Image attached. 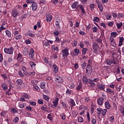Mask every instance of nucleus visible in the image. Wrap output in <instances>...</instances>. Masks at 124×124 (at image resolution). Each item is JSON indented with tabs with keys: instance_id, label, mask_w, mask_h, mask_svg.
Wrapping results in <instances>:
<instances>
[{
	"instance_id": "1",
	"label": "nucleus",
	"mask_w": 124,
	"mask_h": 124,
	"mask_svg": "<svg viewBox=\"0 0 124 124\" xmlns=\"http://www.w3.org/2000/svg\"><path fill=\"white\" fill-rule=\"evenodd\" d=\"M118 59L117 58L113 57L111 60L110 59H107L106 60V62L108 65H111L112 63L114 64H118Z\"/></svg>"
},
{
	"instance_id": "2",
	"label": "nucleus",
	"mask_w": 124,
	"mask_h": 124,
	"mask_svg": "<svg viewBox=\"0 0 124 124\" xmlns=\"http://www.w3.org/2000/svg\"><path fill=\"white\" fill-rule=\"evenodd\" d=\"M93 52L95 54H98L99 53V46L96 43H93Z\"/></svg>"
},
{
	"instance_id": "3",
	"label": "nucleus",
	"mask_w": 124,
	"mask_h": 124,
	"mask_svg": "<svg viewBox=\"0 0 124 124\" xmlns=\"http://www.w3.org/2000/svg\"><path fill=\"white\" fill-rule=\"evenodd\" d=\"M102 97H101L100 98H99L97 100V103L98 104V105H103V100H104V99H106V95L103 94L102 95Z\"/></svg>"
},
{
	"instance_id": "4",
	"label": "nucleus",
	"mask_w": 124,
	"mask_h": 124,
	"mask_svg": "<svg viewBox=\"0 0 124 124\" xmlns=\"http://www.w3.org/2000/svg\"><path fill=\"white\" fill-rule=\"evenodd\" d=\"M14 51V48L11 47L10 48H5L4 49V51L5 54H8V55H12L13 54V51Z\"/></svg>"
},
{
	"instance_id": "5",
	"label": "nucleus",
	"mask_w": 124,
	"mask_h": 124,
	"mask_svg": "<svg viewBox=\"0 0 124 124\" xmlns=\"http://www.w3.org/2000/svg\"><path fill=\"white\" fill-rule=\"evenodd\" d=\"M69 51V49L67 48V47H65L64 49H63L62 50V57H67L68 56H69V52H68Z\"/></svg>"
},
{
	"instance_id": "6",
	"label": "nucleus",
	"mask_w": 124,
	"mask_h": 124,
	"mask_svg": "<svg viewBox=\"0 0 124 124\" xmlns=\"http://www.w3.org/2000/svg\"><path fill=\"white\" fill-rule=\"evenodd\" d=\"M92 72L93 68H92V66H91L90 65H88L86 67V73L88 75H89V74H92Z\"/></svg>"
},
{
	"instance_id": "7",
	"label": "nucleus",
	"mask_w": 124,
	"mask_h": 124,
	"mask_svg": "<svg viewBox=\"0 0 124 124\" xmlns=\"http://www.w3.org/2000/svg\"><path fill=\"white\" fill-rule=\"evenodd\" d=\"M29 57L31 59L34 58V50L33 48H31L29 53Z\"/></svg>"
},
{
	"instance_id": "8",
	"label": "nucleus",
	"mask_w": 124,
	"mask_h": 124,
	"mask_svg": "<svg viewBox=\"0 0 124 124\" xmlns=\"http://www.w3.org/2000/svg\"><path fill=\"white\" fill-rule=\"evenodd\" d=\"M12 16L13 17H16V16H18L20 15V14L17 11L16 9H14L12 11Z\"/></svg>"
},
{
	"instance_id": "9",
	"label": "nucleus",
	"mask_w": 124,
	"mask_h": 124,
	"mask_svg": "<svg viewBox=\"0 0 124 124\" xmlns=\"http://www.w3.org/2000/svg\"><path fill=\"white\" fill-rule=\"evenodd\" d=\"M52 103H53V106L55 108H56L59 104V98H55V99L53 100Z\"/></svg>"
},
{
	"instance_id": "10",
	"label": "nucleus",
	"mask_w": 124,
	"mask_h": 124,
	"mask_svg": "<svg viewBox=\"0 0 124 124\" xmlns=\"http://www.w3.org/2000/svg\"><path fill=\"white\" fill-rule=\"evenodd\" d=\"M97 2V4H98V7L99 9V10L101 11V12H102L103 11V5L102 4L99 3V1L98 0H96Z\"/></svg>"
},
{
	"instance_id": "11",
	"label": "nucleus",
	"mask_w": 124,
	"mask_h": 124,
	"mask_svg": "<svg viewBox=\"0 0 124 124\" xmlns=\"http://www.w3.org/2000/svg\"><path fill=\"white\" fill-rule=\"evenodd\" d=\"M22 84H23V80L22 79H17L16 80L15 83V84L17 87H20Z\"/></svg>"
},
{
	"instance_id": "12",
	"label": "nucleus",
	"mask_w": 124,
	"mask_h": 124,
	"mask_svg": "<svg viewBox=\"0 0 124 124\" xmlns=\"http://www.w3.org/2000/svg\"><path fill=\"white\" fill-rule=\"evenodd\" d=\"M110 42L111 46H113V47H116V42H115L114 38L110 37Z\"/></svg>"
},
{
	"instance_id": "13",
	"label": "nucleus",
	"mask_w": 124,
	"mask_h": 124,
	"mask_svg": "<svg viewBox=\"0 0 124 124\" xmlns=\"http://www.w3.org/2000/svg\"><path fill=\"white\" fill-rule=\"evenodd\" d=\"M88 81V80L87 76H86V75H82V82L83 84H87Z\"/></svg>"
},
{
	"instance_id": "14",
	"label": "nucleus",
	"mask_w": 124,
	"mask_h": 124,
	"mask_svg": "<svg viewBox=\"0 0 124 124\" xmlns=\"http://www.w3.org/2000/svg\"><path fill=\"white\" fill-rule=\"evenodd\" d=\"M31 7H32V11H36V10L37 9V4L34 2L31 4Z\"/></svg>"
},
{
	"instance_id": "15",
	"label": "nucleus",
	"mask_w": 124,
	"mask_h": 124,
	"mask_svg": "<svg viewBox=\"0 0 124 124\" xmlns=\"http://www.w3.org/2000/svg\"><path fill=\"white\" fill-rule=\"evenodd\" d=\"M97 87L101 91H104L105 90V85L103 84H97Z\"/></svg>"
},
{
	"instance_id": "16",
	"label": "nucleus",
	"mask_w": 124,
	"mask_h": 124,
	"mask_svg": "<svg viewBox=\"0 0 124 124\" xmlns=\"http://www.w3.org/2000/svg\"><path fill=\"white\" fill-rule=\"evenodd\" d=\"M46 21L48 22V23H50L52 21V15L51 14L46 15Z\"/></svg>"
},
{
	"instance_id": "17",
	"label": "nucleus",
	"mask_w": 124,
	"mask_h": 124,
	"mask_svg": "<svg viewBox=\"0 0 124 124\" xmlns=\"http://www.w3.org/2000/svg\"><path fill=\"white\" fill-rule=\"evenodd\" d=\"M78 7H79L82 14L83 15H85L86 14V12L85 11V8H84V6H83V5L79 4L78 5Z\"/></svg>"
},
{
	"instance_id": "18",
	"label": "nucleus",
	"mask_w": 124,
	"mask_h": 124,
	"mask_svg": "<svg viewBox=\"0 0 124 124\" xmlns=\"http://www.w3.org/2000/svg\"><path fill=\"white\" fill-rule=\"evenodd\" d=\"M70 105L71 106V108L72 107H74V106H76V104H75V102L73 99H71L69 101Z\"/></svg>"
},
{
	"instance_id": "19",
	"label": "nucleus",
	"mask_w": 124,
	"mask_h": 124,
	"mask_svg": "<svg viewBox=\"0 0 124 124\" xmlns=\"http://www.w3.org/2000/svg\"><path fill=\"white\" fill-rule=\"evenodd\" d=\"M23 52L24 56H27V55H29V48H28V47H24L23 50Z\"/></svg>"
},
{
	"instance_id": "20",
	"label": "nucleus",
	"mask_w": 124,
	"mask_h": 124,
	"mask_svg": "<svg viewBox=\"0 0 124 124\" xmlns=\"http://www.w3.org/2000/svg\"><path fill=\"white\" fill-rule=\"evenodd\" d=\"M105 107L106 109H108V110H109L110 108H111V105H110V103L108 101H106L105 103Z\"/></svg>"
},
{
	"instance_id": "21",
	"label": "nucleus",
	"mask_w": 124,
	"mask_h": 124,
	"mask_svg": "<svg viewBox=\"0 0 124 124\" xmlns=\"http://www.w3.org/2000/svg\"><path fill=\"white\" fill-rule=\"evenodd\" d=\"M52 67L53 68V71L54 73H58V71H59V68L58 67V66L56 64H53Z\"/></svg>"
},
{
	"instance_id": "22",
	"label": "nucleus",
	"mask_w": 124,
	"mask_h": 124,
	"mask_svg": "<svg viewBox=\"0 0 124 124\" xmlns=\"http://www.w3.org/2000/svg\"><path fill=\"white\" fill-rule=\"evenodd\" d=\"M78 4H79V2L78 1L73 2L71 5L72 8H73V9H75V8L77 7V5H78Z\"/></svg>"
},
{
	"instance_id": "23",
	"label": "nucleus",
	"mask_w": 124,
	"mask_h": 124,
	"mask_svg": "<svg viewBox=\"0 0 124 124\" xmlns=\"http://www.w3.org/2000/svg\"><path fill=\"white\" fill-rule=\"evenodd\" d=\"M124 37H119V47H121V46H122V45H123V43H124Z\"/></svg>"
},
{
	"instance_id": "24",
	"label": "nucleus",
	"mask_w": 124,
	"mask_h": 124,
	"mask_svg": "<svg viewBox=\"0 0 124 124\" xmlns=\"http://www.w3.org/2000/svg\"><path fill=\"white\" fill-rule=\"evenodd\" d=\"M1 87V88H2V89L4 90V91H7L8 86H7V84H6L5 83H2Z\"/></svg>"
},
{
	"instance_id": "25",
	"label": "nucleus",
	"mask_w": 124,
	"mask_h": 124,
	"mask_svg": "<svg viewBox=\"0 0 124 124\" xmlns=\"http://www.w3.org/2000/svg\"><path fill=\"white\" fill-rule=\"evenodd\" d=\"M96 111L98 117H100V116H101V112L102 111V108H97Z\"/></svg>"
},
{
	"instance_id": "26",
	"label": "nucleus",
	"mask_w": 124,
	"mask_h": 124,
	"mask_svg": "<svg viewBox=\"0 0 124 124\" xmlns=\"http://www.w3.org/2000/svg\"><path fill=\"white\" fill-rule=\"evenodd\" d=\"M105 92L110 93V94H115V93H114V91H113L112 89L110 88H107L106 91L105 90Z\"/></svg>"
},
{
	"instance_id": "27",
	"label": "nucleus",
	"mask_w": 124,
	"mask_h": 124,
	"mask_svg": "<svg viewBox=\"0 0 124 124\" xmlns=\"http://www.w3.org/2000/svg\"><path fill=\"white\" fill-rule=\"evenodd\" d=\"M51 49L53 51H56V52H58L59 51V47L56 46H55V45L51 46Z\"/></svg>"
},
{
	"instance_id": "28",
	"label": "nucleus",
	"mask_w": 124,
	"mask_h": 124,
	"mask_svg": "<svg viewBox=\"0 0 124 124\" xmlns=\"http://www.w3.org/2000/svg\"><path fill=\"white\" fill-rule=\"evenodd\" d=\"M5 33L6 35H7V36L9 38H11L12 37V35L11 34V32H10V31H9V30H6L5 31Z\"/></svg>"
},
{
	"instance_id": "29",
	"label": "nucleus",
	"mask_w": 124,
	"mask_h": 124,
	"mask_svg": "<svg viewBox=\"0 0 124 124\" xmlns=\"http://www.w3.org/2000/svg\"><path fill=\"white\" fill-rule=\"evenodd\" d=\"M106 113H107V109L105 108V109H102V112H101V115L103 116H106Z\"/></svg>"
},
{
	"instance_id": "30",
	"label": "nucleus",
	"mask_w": 124,
	"mask_h": 124,
	"mask_svg": "<svg viewBox=\"0 0 124 124\" xmlns=\"http://www.w3.org/2000/svg\"><path fill=\"white\" fill-rule=\"evenodd\" d=\"M28 64L31 67V68H34L35 67V63L32 62H28Z\"/></svg>"
},
{
	"instance_id": "31",
	"label": "nucleus",
	"mask_w": 124,
	"mask_h": 124,
	"mask_svg": "<svg viewBox=\"0 0 124 124\" xmlns=\"http://www.w3.org/2000/svg\"><path fill=\"white\" fill-rule=\"evenodd\" d=\"M76 89L78 92L82 89V82H79L78 85L77 86Z\"/></svg>"
},
{
	"instance_id": "32",
	"label": "nucleus",
	"mask_w": 124,
	"mask_h": 124,
	"mask_svg": "<svg viewBox=\"0 0 124 124\" xmlns=\"http://www.w3.org/2000/svg\"><path fill=\"white\" fill-rule=\"evenodd\" d=\"M41 89H44L45 87H46V83L45 82H43V83L40 84Z\"/></svg>"
},
{
	"instance_id": "33",
	"label": "nucleus",
	"mask_w": 124,
	"mask_h": 124,
	"mask_svg": "<svg viewBox=\"0 0 124 124\" xmlns=\"http://www.w3.org/2000/svg\"><path fill=\"white\" fill-rule=\"evenodd\" d=\"M62 78L58 77L55 78V81L58 83H62Z\"/></svg>"
},
{
	"instance_id": "34",
	"label": "nucleus",
	"mask_w": 124,
	"mask_h": 124,
	"mask_svg": "<svg viewBox=\"0 0 124 124\" xmlns=\"http://www.w3.org/2000/svg\"><path fill=\"white\" fill-rule=\"evenodd\" d=\"M43 99H45V100H46V101H49L50 99V97H49V96L45 94L43 95Z\"/></svg>"
},
{
	"instance_id": "35",
	"label": "nucleus",
	"mask_w": 124,
	"mask_h": 124,
	"mask_svg": "<svg viewBox=\"0 0 124 124\" xmlns=\"http://www.w3.org/2000/svg\"><path fill=\"white\" fill-rule=\"evenodd\" d=\"M95 40L96 42L99 43V44H101V45H102V44H103L102 43V39H101L100 38H97Z\"/></svg>"
},
{
	"instance_id": "36",
	"label": "nucleus",
	"mask_w": 124,
	"mask_h": 124,
	"mask_svg": "<svg viewBox=\"0 0 124 124\" xmlns=\"http://www.w3.org/2000/svg\"><path fill=\"white\" fill-rule=\"evenodd\" d=\"M44 61L46 63H48L49 65H51V61L48 60V58H44Z\"/></svg>"
},
{
	"instance_id": "37",
	"label": "nucleus",
	"mask_w": 124,
	"mask_h": 124,
	"mask_svg": "<svg viewBox=\"0 0 124 124\" xmlns=\"http://www.w3.org/2000/svg\"><path fill=\"white\" fill-rule=\"evenodd\" d=\"M116 27L117 29H118V30H120V29H121V27H123V22H121L120 23H117Z\"/></svg>"
},
{
	"instance_id": "38",
	"label": "nucleus",
	"mask_w": 124,
	"mask_h": 124,
	"mask_svg": "<svg viewBox=\"0 0 124 124\" xmlns=\"http://www.w3.org/2000/svg\"><path fill=\"white\" fill-rule=\"evenodd\" d=\"M91 123L92 124H96V119H94L93 117H91Z\"/></svg>"
},
{
	"instance_id": "39",
	"label": "nucleus",
	"mask_w": 124,
	"mask_h": 124,
	"mask_svg": "<svg viewBox=\"0 0 124 124\" xmlns=\"http://www.w3.org/2000/svg\"><path fill=\"white\" fill-rule=\"evenodd\" d=\"M11 112L12 113H13L14 114H15L16 113H18V111L17 110V109H16V108H12L11 109Z\"/></svg>"
},
{
	"instance_id": "40",
	"label": "nucleus",
	"mask_w": 124,
	"mask_h": 124,
	"mask_svg": "<svg viewBox=\"0 0 124 124\" xmlns=\"http://www.w3.org/2000/svg\"><path fill=\"white\" fill-rule=\"evenodd\" d=\"M87 118L88 119V123H90L91 122V117H90V113L89 112H87Z\"/></svg>"
},
{
	"instance_id": "41",
	"label": "nucleus",
	"mask_w": 124,
	"mask_h": 124,
	"mask_svg": "<svg viewBox=\"0 0 124 124\" xmlns=\"http://www.w3.org/2000/svg\"><path fill=\"white\" fill-rule=\"evenodd\" d=\"M26 35H29L30 37H35V34L31 33H27Z\"/></svg>"
},
{
	"instance_id": "42",
	"label": "nucleus",
	"mask_w": 124,
	"mask_h": 124,
	"mask_svg": "<svg viewBox=\"0 0 124 124\" xmlns=\"http://www.w3.org/2000/svg\"><path fill=\"white\" fill-rule=\"evenodd\" d=\"M74 52L76 54V56H78V55H79V53L80 52V50L78 48H76L75 49Z\"/></svg>"
},
{
	"instance_id": "43",
	"label": "nucleus",
	"mask_w": 124,
	"mask_h": 124,
	"mask_svg": "<svg viewBox=\"0 0 124 124\" xmlns=\"http://www.w3.org/2000/svg\"><path fill=\"white\" fill-rule=\"evenodd\" d=\"M68 88H69L70 89H74V88L75 87V85L74 84H69L68 85Z\"/></svg>"
},
{
	"instance_id": "44",
	"label": "nucleus",
	"mask_w": 124,
	"mask_h": 124,
	"mask_svg": "<svg viewBox=\"0 0 124 124\" xmlns=\"http://www.w3.org/2000/svg\"><path fill=\"white\" fill-rule=\"evenodd\" d=\"M117 35H118V34L116 32H112L111 33V36H112V37H116Z\"/></svg>"
},
{
	"instance_id": "45",
	"label": "nucleus",
	"mask_w": 124,
	"mask_h": 124,
	"mask_svg": "<svg viewBox=\"0 0 124 124\" xmlns=\"http://www.w3.org/2000/svg\"><path fill=\"white\" fill-rule=\"evenodd\" d=\"M114 120H115V117L114 116H111L110 117H109V122L110 123H114Z\"/></svg>"
},
{
	"instance_id": "46",
	"label": "nucleus",
	"mask_w": 124,
	"mask_h": 124,
	"mask_svg": "<svg viewBox=\"0 0 124 124\" xmlns=\"http://www.w3.org/2000/svg\"><path fill=\"white\" fill-rule=\"evenodd\" d=\"M66 94H67V95H70V94H71V91L69 90V89H67V90L66 91Z\"/></svg>"
},
{
	"instance_id": "47",
	"label": "nucleus",
	"mask_w": 124,
	"mask_h": 124,
	"mask_svg": "<svg viewBox=\"0 0 124 124\" xmlns=\"http://www.w3.org/2000/svg\"><path fill=\"white\" fill-rule=\"evenodd\" d=\"M99 18L97 16L94 17L93 21V22H99Z\"/></svg>"
},
{
	"instance_id": "48",
	"label": "nucleus",
	"mask_w": 124,
	"mask_h": 124,
	"mask_svg": "<svg viewBox=\"0 0 124 124\" xmlns=\"http://www.w3.org/2000/svg\"><path fill=\"white\" fill-rule=\"evenodd\" d=\"M33 87L35 89V90H37V91H38V90L39 89V88L35 83H33Z\"/></svg>"
},
{
	"instance_id": "49",
	"label": "nucleus",
	"mask_w": 124,
	"mask_h": 124,
	"mask_svg": "<svg viewBox=\"0 0 124 124\" xmlns=\"http://www.w3.org/2000/svg\"><path fill=\"white\" fill-rule=\"evenodd\" d=\"M78 46H79L80 48H84V43L83 42H80L78 44Z\"/></svg>"
},
{
	"instance_id": "50",
	"label": "nucleus",
	"mask_w": 124,
	"mask_h": 124,
	"mask_svg": "<svg viewBox=\"0 0 124 124\" xmlns=\"http://www.w3.org/2000/svg\"><path fill=\"white\" fill-rule=\"evenodd\" d=\"M94 7H95V4H94V3L90 4V8L92 11L93 10V8H94Z\"/></svg>"
},
{
	"instance_id": "51",
	"label": "nucleus",
	"mask_w": 124,
	"mask_h": 124,
	"mask_svg": "<svg viewBox=\"0 0 124 124\" xmlns=\"http://www.w3.org/2000/svg\"><path fill=\"white\" fill-rule=\"evenodd\" d=\"M88 51V49L84 48L82 49V55H86V52Z\"/></svg>"
},
{
	"instance_id": "52",
	"label": "nucleus",
	"mask_w": 124,
	"mask_h": 124,
	"mask_svg": "<svg viewBox=\"0 0 124 124\" xmlns=\"http://www.w3.org/2000/svg\"><path fill=\"white\" fill-rule=\"evenodd\" d=\"M21 38H22V35H17L15 37V39H16V40H18L19 39H21Z\"/></svg>"
},
{
	"instance_id": "53",
	"label": "nucleus",
	"mask_w": 124,
	"mask_h": 124,
	"mask_svg": "<svg viewBox=\"0 0 124 124\" xmlns=\"http://www.w3.org/2000/svg\"><path fill=\"white\" fill-rule=\"evenodd\" d=\"M35 75V72H31L29 73V76H33Z\"/></svg>"
},
{
	"instance_id": "54",
	"label": "nucleus",
	"mask_w": 124,
	"mask_h": 124,
	"mask_svg": "<svg viewBox=\"0 0 124 124\" xmlns=\"http://www.w3.org/2000/svg\"><path fill=\"white\" fill-rule=\"evenodd\" d=\"M14 123H18L19 122V117H16L15 119H13Z\"/></svg>"
},
{
	"instance_id": "55",
	"label": "nucleus",
	"mask_w": 124,
	"mask_h": 124,
	"mask_svg": "<svg viewBox=\"0 0 124 124\" xmlns=\"http://www.w3.org/2000/svg\"><path fill=\"white\" fill-rule=\"evenodd\" d=\"M61 117L62 120H65V114L64 113H62L61 114Z\"/></svg>"
},
{
	"instance_id": "56",
	"label": "nucleus",
	"mask_w": 124,
	"mask_h": 124,
	"mask_svg": "<svg viewBox=\"0 0 124 124\" xmlns=\"http://www.w3.org/2000/svg\"><path fill=\"white\" fill-rule=\"evenodd\" d=\"M18 74L19 75V76H20V77H24V74H23V73L22 72V71H18Z\"/></svg>"
},
{
	"instance_id": "57",
	"label": "nucleus",
	"mask_w": 124,
	"mask_h": 124,
	"mask_svg": "<svg viewBox=\"0 0 124 124\" xmlns=\"http://www.w3.org/2000/svg\"><path fill=\"white\" fill-rule=\"evenodd\" d=\"M53 34H54L55 36H58L59 34H60V31H54L53 32Z\"/></svg>"
},
{
	"instance_id": "58",
	"label": "nucleus",
	"mask_w": 124,
	"mask_h": 124,
	"mask_svg": "<svg viewBox=\"0 0 124 124\" xmlns=\"http://www.w3.org/2000/svg\"><path fill=\"white\" fill-rule=\"evenodd\" d=\"M78 121L79 123H83V118H82V117H79L78 119Z\"/></svg>"
},
{
	"instance_id": "59",
	"label": "nucleus",
	"mask_w": 124,
	"mask_h": 124,
	"mask_svg": "<svg viewBox=\"0 0 124 124\" xmlns=\"http://www.w3.org/2000/svg\"><path fill=\"white\" fill-rule=\"evenodd\" d=\"M120 107H121L120 111L122 114H123V116H124V108L122 106H120Z\"/></svg>"
},
{
	"instance_id": "60",
	"label": "nucleus",
	"mask_w": 124,
	"mask_h": 124,
	"mask_svg": "<svg viewBox=\"0 0 124 124\" xmlns=\"http://www.w3.org/2000/svg\"><path fill=\"white\" fill-rule=\"evenodd\" d=\"M26 2L27 3H31V4H32V3L34 2V1H33V0H26Z\"/></svg>"
},
{
	"instance_id": "61",
	"label": "nucleus",
	"mask_w": 124,
	"mask_h": 124,
	"mask_svg": "<svg viewBox=\"0 0 124 124\" xmlns=\"http://www.w3.org/2000/svg\"><path fill=\"white\" fill-rule=\"evenodd\" d=\"M97 30H98L97 27L94 26L93 28V32H96L97 31Z\"/></svg>"
},
{
	"instance_id": "62",
	"label": "nucleus",
	"mask_w": 124,
	"mask_h": 124,
	"mask_svg": "<svg viewBox=\"0 0 124 124\" xmlns=\"http://www.w3.org/2000/svg\"><path fill=\"white\" fill-rule=\"evenodd\" d=\"M51 1L52 3H54V4H58V3H59V1L58 0H52Z\"/></svg>"
},
{
	"instance_id": "63",
	"label": "nucleus",
	"mask_w": 124,
	"mask_h": 124,
	"mask_svg": "<svg viewBox=\"0 0 124 124\" xmlns=\"http://www.w3.org/2000/svg\"><path fill=\"white\" fill-rule=\"evenodd\" d=\"M80 1L82 4H86V3H87V1H88V0H80Z\"/></svg>"
},
{
	"instance_id": "64",
	"label": "nucleus",
	"mask_w": 124,
	"mask_h": 124,
	"mask_svg": "<svg viewBox=\"0 0 124 124\" xmlns=\"http://www.w3.org/2000/svg\"><path fill=\"white\" fill-rule=\"evenodd\" d=\"M38 103H39V104H43V100L39 99L38 100Z\"/></svg>"
}]
</instances>
